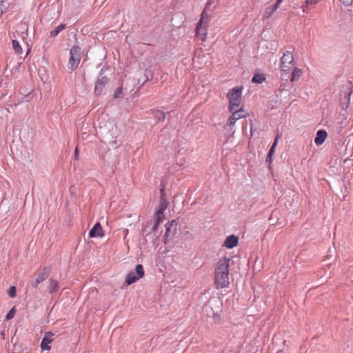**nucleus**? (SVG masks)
<instances>
[{"label":"nucleus","mask_w":353,"mask_h":353,"mask_svg":"<svg viewBox=\"0 0 353 353\" xmlns=\"http://www.w3.org/2000/svg\"><path fill=\"white\" fill-rule=\"evenodd\" d=\"M230 259L224 256L218 261L214 272V280L217 288H223L228 286L229 282V264Z\"/></svg>","instance_id":"1"},{"label":"nucleus","mask_w":353,"mask_h":353,"mask_svg":"<svg viewBox=\"0 0 353 353\" xmlns=\"http://www.w3.org/2000/svg\"><path fill=\"white\" fill-rule=\"evenodd\" d=\"M242 90L243 88L241 87H235L228 92V98L230 102L229 108L231 111L240 105L241 102Z\"/></svg>","instance_id":"2"},{"label":"nucleus","mask_w":353,"mask_h":353,"mask_svg":"<svg viewBox=\"0 0 353 353\" xmlns=\"http://www.w3.org/2000/svg\"><path fill=\"white\" fill-rule=\"evenodd\" d=\"M81 60V48L79 46H73L70 51V59L68 68L72 71L77 68Z\"/></svg>","instance_id":"3"},{"label":"nucleus","mask_w":353,"mask_h":353,"mask_svg":"<svg viewBox=\"0 0 353 353\" xmlns=\"http://www.w3.org/2000/svg\"><path fill=\"white\" fill-rule=\"evenodd\" d=\"M144 276V270L141 264L136 265L135 272H130L128 274L125 282L128 285H131Z\"/></svg>","instance_id":"4"},{"label":"nucleus","mask_w":353,"mask_h":353,"mask_svg":"<svg viewBox=\"0 0 353 353\" xmlns=\"http://www.w3.org/2000/svg\"><path fill=\"white\" fill-rule=\"evenodd\" d=\"M108 82L109 79L107 77L102 76V74L101 73L95 83L94 90V94L96 96L101 95L103 93L105 87L108 83Z\"/></svg>","instance_id":"5"},{"label":"nucleus","mask_w":353,"mask_h":353,"mask_svg":"<svg viewBox=\"0 0 353 353\" xmlns=\"http://www.w3.org/2000/svg\"><path fill=\"white\" fill-rule=\"evenodd\" d=\"M294 62V56L292 52L290 51H286L284 52L283 57L281 59V68L283 71H288L290 68V65Z\"/></svg>","instance_id":"6"},{"label":"nucleus","mask_w":353,"mask_h":353,"mask_svg":"<svg viewBox=\"0 0 353 353\" xmlns=\"http://www.w3.org/2000/svg\"><path fill=\"white\" fill-rule=\"evenodd\" d=\"M168 206V201L166 199L165 191L164 187L160 189V199L159 208L156 211V215H160L163 214V212L166 210Z\"/></svg>","instance_id":"7"},{"label":"nucleus","mask_w":353,"mask_h":353,"mask_svg":"<svg viewBox=\"0 0 353 353\" xmlns=\"http://www.w3.org/2000/svg\"><path fill=\"white\" fill-rule=\"evenodd\" d=\"M165 228L166 232L165 233L164 237L168 239V241H169L176 234L177 223L174 220L169 221L165 225Z\"/></svg>","instance_id":"8"},{"label":"nucleus","mask_w":353,"mask_h":353,"mask_svg":"<svg viewBox=\"0 0 353 353\" xmlns=\"http://www.w3.org/2000/svg\"><path fill=\"white\" fill-rule=\"evenodd\" d=\"M204 14H205V11L203 12V13L201 14L202 18L200 19V21L197 23V26L196 28V35L201 41L205 40V36L207 34V29L205 26H203Z\"/></svg>","instance_id":"9"},{"label":"nucleus","mask_w":353,"mask_h":353,"mask_svg":"<svg viewBox=\"0 0 353 353\" xmlns=\"http://www.w3.org/2000/svg\"><path fill=\"white\" fill-rule=\"evenodd\" d=\"M54 334L51 332H48L45 334V336L42 339L40 345L42 350H50L51 349V346L50 345V344L54 340Z\"/></svg>","instance_id":"10"},{"label":"nucleus","mask_w":353,"mask_h":353,"mask_svg":"<svg viewBox=\"0 0 353 353\" xmlns=\"http://www.w3.org/2000/svg\"><path fill=\"white\" fill-rule=\"evenodd\" d=\"M49 274L50 269L47 267L44 268L42 272L38 274L35 281L32 283V287L37 288L40 283L45 281L48 277Z\"/></svg>","instance_id":"11"},{"label":"nucleus","mask_w":353,"mask_h":353,"mask_svg":"<svg viewBox=\"0 0 353 353\" xmlns=\"http://www.w3.org/2000/svg\"><path fill=\"white\" fill-rule=\"evenodd\" d=\"M245 117V114L244 112V110L241 108L239 110H236L232 113V114L228 120V125L231 127H232L235 122Z\"/></svg>","instance_id":"12"},{"label":"nucleus","mask_w":353,"mask_h":353,"mask_svg":"<svg viewBox=\"0 0 353 353\" xmlns=\"http://www.w3.org/2000/svg\"><path fill=\"white\" fill-rule=\"evenodd\" d=\"M104 234L100 223L97 222L89 232L90 237H102Z\"/></svg>","instance_id":"13"},{"label":"nucleus","mask_w":353,"mask_h":353,"mask_svg":"<svg viewBox=\"0 0 353 353\" xmlns=\"http://www.w3.org/2000/svg\"><path fill=\"white\" fill-rule=\"evenodd\" d=\"M239 243V238L234 235H230L226 238L223 243V245L228 248H233L236 246Z\"/></svg>","instance_id":"14"},{"label":"nucleus","mask_w":353,"mask_h":353,"mask_svg":"<svg viewBox=\"0 0 353 353\" xmlns=\"http://www.w3.org/2000/svg\"><path fill=\"white\" fill-rule=\"evenodd\" d=\"M327 137V133L324 130H319L316 132V137L314 139V143L316 145H322Z\"/></svg>","instance_id":"15"},{"label":"nucleus","mask_w":353,"mask_h":353,"mask_svg":"<svg viewBox=\"0 0 353 353\" xmlns=\"http://www.w3.org/2000/svg\"><path fill=\"white\" fill-rule=\"evenodd\" d=\"M59 288V282L57 280H54L53 279H50L49 280V285L48 287V290L49 293H54L56 292Z\"/></svg>","instance_id":"16"},{"label":"nucleus","mask_w":353,"mask_h":353,"mask_svg":"<svg viewBox=\"0 0 353 353\" xmlns=\"http://www.w3.org/2000/svg\"><path fill=\"white\" fill-rule=\"evenodd\" d=\"M265 80V77L263 74L256 73L252 79V82L254 83H261Z\"/></svg>","instance_id":"17"},{"label":"nucleus","mask_w":353,"mask_h":353,"mask_svg":"<svg viewBox=\"0 0 353 353\" xmlns=\"http://www.w3.org/2000/svg\"><path fill=\"white\" fill-rule=\"evenodd\" d=\"M65 28H66V24H65V23L60 24L59 26L56 27L53 30H52L50 32V37H57L59 34V33L61 31L63 30Z\"/></svg>","instance_id":"18"},{"label":"nucleus","mask_w":353,"mask_h":353,"mask_svg":"<svg viewBox=\"0 0 353 353\" xmlns=\"http://www.w3.org/2000/svg\"><path fill=\"white\" fill-rule=\"evenodd\" d=\"M302 75V70L298 68H295L292 73L291 81H297Z\"/></svg>","instance_id":"19"},{"label":"nucleus","mask_w":353,"mask_h":353,"mask_svg":"<svg viewBox=\"0 0 353 353\" xmlns=\"http://www.w3.org/2000/svg\"><path fill=\"white\" fill-rule=\"evenodd\" d=\"M279 8L276 7V6L275 5H273L272 6H270V7H268L266 9H265V11L264 12V15L265 17L268 18L270 17H271L272 15V14L274 12H276V10L278 9Z\"/></svg>","instance_id":"20"},{"label":"nucleus","mask_w":353,"mask_h":353,"mask_svg":"<svg viewBox=\"0 0 353 353\" xmlns=\"http://www.w3.org/2000/svg\"><path fill=\"white\" fill-rule=\"evenodd\" d=\"M12 43V48H13L14 52L16 53H17L18 54H21L23 50H22V48L20 46L19 41L17 40H13Z\"/></svg>","instance_id":"21"},{"label":"nucleus","mask_w":353,"mask_h":353,"mask_svg":"<svg viewBox=\"0 0 353 353\" xmlns=\"http://www.w3.org/2000/svg\"><path fill=\"white\" fill-rule=\"evenodd\" d=\"M162 221L161 216L156 215V221L151 228V232H155L158 228L159 223Z\"/></svg>","instance_id":"22"},{"label":"nucleus","mask_w":353,"mask_h":353,"mask_svg":"<svg viewBox=\"0 0 353 353\" xmlns=\"http://www.w3.org/2000/svg\"><path fill=\"white\" fill-rule=\"evenodd\" d=\"M168 114L167 112H163L161 111H157L155 112V117L158 119L159 120L164 121L165 119V117Z\"/></svg>","instance_id":"23"},{"label":"nucleus","mask_w":353,"mask_h":353,"mask_svg":"<svg viewBox=\"0 0 353 353\" xmlns=\"http://www.w3.org/2000/svg\"><path fill=\"white\" fill-rule=\"evenodd\" d=\"M17 288L15 286H11L8 290V294L10 297L13 298L16 296Z\"/></svg>","instance_id":"24"},{"label":"nucleus","mask_w":353,"mask_h":353,"mask_svg":"<svg viewBox=\"0 0 353 353\" xmlns=\"http://www.w3.org/2000/svg\"><path fill=\"white\" fill-rule=\"evenodd\" d=\"M15 312H16L15 308H14V307H12V308L9 311V312L7 314V315H6V319L7 320H10V319H12L14 316Z\"/></svg>","instance_id":"25"},{"label":"nucleus","mask_w":353,"mask_h":353,"mask_svg":"<svg viewBox=\"0 0 353 353\" xmlns=\"http://www.w3.org/2000/svg\"><path fill=\"white\" fill-rule=\"evenodd\" d=\"M279 135H277L274 139V141L272 144V145L271 146L270 149V151L272 152H274V150H275V148H276V144H277V141H278V139H279Z\"/></svg>","instance_id":"26"},{"label":"nucleus","mask_w":353,"mask_h":353,"mask_svg":"<svg viewBox=\"0 0 353 353\" xmlns=\"http://www.w3.org/2000/svg\"><path fill=\"white\" fill-rule=\"evenodd\" d=\"M279 135H277L274 139V141L272 144V145L271 146L270 149V151L272 152H274V150H275V148H276V144H277V141H278V139H279Z\"/></svg>","instance_id":"27"},{"label":"nucleus","mask_w":353,"mask_h":353,"mask_svg":"<svg viewBox=\"0 0 353 353\" xmlns=\"http://www.w3.org/2000/svg\"><path fill=\"white\" fill-rule=\"evenodd\" d=\"M121 92H122L121 88H118L115 90V92H114V98H118V97H119L120 94H121Z\"/></svg>","instance_id":"28"},{"label":"nucleus","mask_w":353,"mask_h":353,"mask_svg":"<svg viewBox=\"0 0 353 353\" xmlns=\"http://www.w3.org/2000/svg\"><path fill=\"white\" fill-rule=\"evenodd\" d=\"M110 143H112L113 145H115V147H117V145H120L121 143V141L120 139H117V138L113 140L112 141H110Z\"/></svg>","instance_id":"29"},{"label":"nucleus","mask_w":353,"mask_h":353,"mask_svg":"<svg viewBox=\"0 0 353 353\" xmlns=\"http://www.w3.org/2000/svg\"><path fill=\"white\" fill-rule=\"evenodd\" d=\"M344 5L349 6L353 0H340Z\"/></svg>","instance_id":"30"},{"label":"nucleus","mask_w":353,"mask_h":353,"mask_svg":"<svg viewBox=\"0 0 353 353\" xmlns=\"http://www.w3.org/2000/svg\"><path fill=\"white\" fill-rule=\"evenodd\" d=\"M185 236L188 239H192L193 238L192 234L190 232H186L185 233Z\"/></svg>","instance_id":"31"},{"label":"nucleus","mask_w":353,"mask_h":353,"mask_svg":"<svg viewBox=\"0 0 353 353\" xmlns=\"http://www.w3.org/2000/svg\"><path fill=\"white\" fill-rule=\"evenodd\" d=\"M317 3V0H307L306 3L307 4H314Z\"/></svg>","instance_id":"32"},{"label":"nucleus","mask_w":353,"mask_h":353,"mask_svg":"<svg viewBox=\"0 0 353 353\" xmlns=\"http://www.w3.org/2000/svg\"><path fill=\"white\" fill-rule=\"evenodd\" d=\"M266 161L270 164L272 161V157H268L267 156V158H266Z\"/></svg>","instance_id":"33"},{"label":"nucleus","mask_w":353,"mask_h":353,"mask_svg":"<svg viewBox=\"0 0 353 353\" xmlns=\"http://www.w3.org/2000/svg\"><path fill=\"white\" fill-rule=\"evenodd\" d=\"M282 1H283V0H277V1H276V3H275L274 5L276 6V7H278V8H279V6H280V4H281V3Z\"/></svg>","instance_id":"34"},{"label":"nucleus","mask_w":353,"mask_h":353,"mask_svg":"<svg viewBox=\"0 0 353 353\" xmlns=\"http://www.w3.org/2000/svg\"><path fill=\"white\" fill-rule=\"evenodd\" d=\"M78 156H79V154H78V148H76L75 152H74V157H75L76 159H78Z\"/></svg>","instance_id":"35"},{"label":"nucleus","mask_w":353,"mask_h":353,"mask_svg":"<svg viewBox=\"0 0 353 353\" xmlns=\"http://www.w3.org/2000/svg\"><path fill=\"white\" fill-rule=\"evenodd\" d=\"M353 93V88H351V90L348 93V101H350V97Z\"/></svg>","instance_id":"36"},{"label":"nucleus","mask_w":353,"mask_h":353,"mask_svg":"<svg viewBox=\"0 0 353 353\" xmlns=\"http://www.w3.org/2000/svg\"><path fill=\"white\" fill-rule=\"evenodd\" d=\"M273 154H274V152H271V151H270V150H269V152H268V157H272V156H273Z\"/></svg>","instance_id":"37"},{"label":"nucleus","mask_w":353,"mask_h":353,"mask_svg":"<svg viewBox=\"0 0 353 353\" xmlns=\"http://www.w3.org/2000/svg\"><path fill=\"white\" fill-rule=\"evenodd\" d=\"M145 232H146L145 228H144V229H143V230H142V234H145Z\"/></svg>","instance_id":"38"},{"label":"nucleus","mask_w":353,"mask_h":353,"mask_svg":"<svg viewBox=\"0 0 353 353\" xmlns=\"http://www.w3.org/2000/svg\"><path fill=\"white\" fill-rule=\"evenodd\" d=\"M149 224H150V222H147V225H146L145 227H147Z\"/></svg>","instance_id":"39"},{"label":"nucleus","mask_w":353,"mask_h":353,"mask_svg":"<svg viewBox=\"0 0 353 353\" xmlns=\"http://www.w3.org/2000/svg\"><path fill=\"white\" fill-rule=\"evenodd\" d=\"M276 353H281V351H278Z\"/></svg>","instance_id":"40"}]
</instances>
